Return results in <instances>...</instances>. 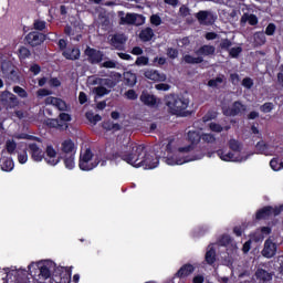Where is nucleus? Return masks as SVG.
Here are the masks:
<instances>
[{"label": "nucleus", "instance_id": "1", "mask_svg": "<svg viewBox=\"0 0 283 283\" xmlns=\"http://www.w3.org/2000/svg\"><path fill=\"white\" fill-rule=\"evenodd\" d=\"M115 160H124L127 165L132 167H144V169H156L158 167L160 159L156 154H149L145 144H135L133 142H126L120 145L116 153L113 154Z\"/></svg>", "mask_w": 283, "mask_h": 283}, {"label": "nucleus", "instance_id": "2", "mask_svg": "<svg viewBox=\"0 0 283 283\" xmlns=\"http://www.w3.org/2000/svg\"><path fill=\"white\" fill-rule=\"evenodd\" d=\"M34 266L39 271L40 280H50L51 283H70L72 282V268L56 266V263L52 260H44L36 264H29V275L33 274L32 269Z\"/></svg>", "mask_w": 283, "mask_h": 283}, {"label": "nucleus", "instance_id": "3", "mask_svg": "<svg viewBox=\"0 0 283 283\" xmlns=\"http://www.w3.org/2000/svg\"><path fill=\"white\" fill-rule=\"evenodd\" d=\"M166 106L168 107L169 114L172 116H187L189 112L187 107H189V98H186L182 95H169L166 98Z\"/></svg>", "mask_w": 283, "mask_h": 283}, {"label": "nucleus", "instance_id": "4", "mask_svg": "<svg viewBox=\"0 0 283 283\" xmlns=\"http://www.w3.org/2000/svg\"><path fill=\"white\" fill-rule=\"evenodd\" d=\"M45 154H46V158H45V163L48 165H51L52 167H56V165H59V163H61V160H64V166L66 169H74L75 167V158L76 155H66V156H57L56 149H54V146L52 145H48L46 149H45Z\"/></svg>", "mask_w": 283, "mask_h": 283}, {"label": "nucleus", "instance_id": "5", "mask_svg": "<svg viewBox=\"0 0 283 283\" xmlns=\"http://www.w3.org/2000/svg\"><path fill=\"white\" fill-rule=\"evenodd\" d=\"M0 104L4 109H14L19 107V98L10 91H3L0 93Z\"/></svg>", "mask_w": 283, "mask_h": 283}, {"label": "nucleus", "instance_id": "6", "mask_svg": "<svg viewBox=\"0 0 283 283\" xmlns=\"http://www.w3.org/2000/svg\"><path fill=\"white\" fill-rule=\"evenodd\" d=\"M3 271L6 273V277H2L3 283H30V279L25 274L20 275L19 271H10V268H4Z\"/></svg>", "mask_w": 283, "mask_h": 283}, {"label": "nucleus", "instance_id": "7", "mask_svg": "<svg viewBox=\"0 0 283 283\" xmlns=\"http://www.w3.org/2000/svg\"><path fill=\"white\" fill-rule=\"evenodd\" d=\"M84 54L86 56V61L91 65H98L99 63H103V59H105V53H103V51L91 46H86Z\"/></svg>", "mask_w": 283, "mask_h": 283}, {"label": "nucleus", "instance_id": "8", "mask_svg": "<svg viewBox=\"0 0 283 283\" xmlns=\"http://www.w3.org/2000/svg\"><path fill=\"white\" fill-rule=\"evenodd\" d=\"M46 38L48 35H45L44 33L32 31L25 35L24 41L31 48H39V45L45 42Z\"/></svg>", "mask_w": 283, "mask_h": 283}, {"label": "nucleus", "instance_id": "9", "mask_svg": "<svg viewBox=\"0 0 283 283\" xmlns=\"http://www.w3.org/2000/svg\"><path fill=\"white\" fill-rule=\"evenodd\" d=\"M2 74H4L8 78V81H11V83H19L21 81V76L19 75V72L14 70V65L10 62H4L1 65Z\"/></svg>", "mask_w": 283, "mask_h": 283}, {"label": "nucleus", "instance_id": "10", "mask_svg": "<svg viewBox=\"0 0 283 283\" xmlns=\"http://www.w3.org/2000/svg\"><path fill=\"white\" fill-rule=\"evenodd\" d=\"M242 112H247V105L242 104L240 101L232 103L231 107L222 109L223 116H240Z\"/></svg>", "mask_w": 283, "mask_h": 283}, {"label": "nucleus", "instance_id": "11", "mask_svg": "<svg viewBox=\"0 0 283 283\" xmlns=\"http://www.w3.org/2000/svg\"><path fill=\"white\" fill-rule=\"evenodd\" d=\"M276 253H277V244H275L273 240L266 239L263 245V250L261 251V254L263 255V258L271 260V258H275Z\"/></svg>", "mask_w": 283, "mask_h": 283}, {"label": "nucleus", "instance_id": "12", "mask_svg": "<svg viewBox=\"0 0 283 283\" xmlns=\"http://www.w3.org/2000/svg\"><path fill=\"white\" fill-rule=\"evenodd\" d=\"M196 19L201 25H213V23H216V15L210 11L197 12Z\"/></svg>", "mask_w": 283, "mask_h": 283}, {"label": "nucleus", "instance_id": "13", "mask_svg": "<svg viewBox=\"0 0 283 283\" xmlns=\"http://www.w3.org/2000/svg\"><path fill=\"white\" fill-rule=\"evenodd\" d=\"M61 156H76V144L72 139L61 143Z\"/></svg>", "mask_w": 283, "mask_h": 283}, {"label": "nucleus", "instance_id": "14", "mask_svg": "<svg viewBox=\"0 0 283 283\" xmlns=\"http://www.w3.org/2000/svg\"><path fill=\"white\" fill-rule=\"evenodd\" d=\"M29 151L31 154L32 160L35 163H41V160H44L48 158L45 157V153H43V149L36 145V143L29 144Z\"/></svg>", "mask_w": 283, "mask_h": 283}, {"label": "nucleus", "instance_id": "15", "mask_svg": "<svg viewBox=\"0 0 283 283\" xmlns=\"http://www.w3.org/2000/svg\"><path fill=\"white\" fill-rule=\"evenodd\" d=\"M254 276L258 283H269L273 280V272H269L262 268H258Z\"/></svg>", "mask_w": 283, "mask_h": 283}, {"label": "nucleus", "instance_id": "16", "mask_svg": "<svg viewBox=\"0 0 283 283\" xmlns=\"http://www.w3.org/2000/svg\"><path fill=\"white\" fill-rule=\"evenodd\" d=\"M109 43L115 50H123L125 43H127V38H125V34L116 33L111 38Z\"/></svg>", "mask_w": 283, "mask_h": 283}, {"label": "nucleus", "instance_id": "17", "mask_svg": "<svg viewBox=\"0 0 283 283\" xmlns=\"http://www.w3.org/2000/svg\"><path fill=\"white\" fill-rule=\"evenodd\" d=\"M45 105H54L60 112H67V103L59 97H46Z\"/></svg>", "mask_w": 283, "mask_h": 283}, {"label": "nucleus", "instance_id": "18", "mask_svg": "<svg viewBox=\"0 0 283 283\" xmlns=\"http://www.w3.org/2000/svg\"><path fill=\"white\" fill-rule=\"evenodd\" d=\"M101 165V160L98 157L92 163L90 159H80L78 167L82 171H92V169H96Z\"/></svg>", "mask_w": 283, "mask_h": 283}, {"label": "nucleus", "instance_id": "19", "mask_svg": "<svg viewBox=\"0 0 283 283\" xmlns=\"http://www.w3.org/2000/svg\"><path fill=\"white\" fill-rule=\"evenodd\" d=\"M62 56H64L66 61H78L81 59V49L69 46L62 52Z\"/></svg>", "mask_w": 283, "mask_h": 283}, {"label": "nucleus", "instance_id": "20", "mask_svg": "<svg viewBox=\"0 0 283 283\" xmlns=\"http://www.w3.org/2000/svg\"><path fill=\"white\" fill-rule=\"evenodd\" d=\"M139 101H142L147 107H158V97L149 94L148 92H143Z\"/></svg>", "mask_w": 283, "mask_h": 283}, {"label": "nucleus", "instance_id": "21", "mask_svg": "<svg viewBox=\"0 0 283 283\" xmlns=\"http://www.w3.org/2000/svg\"><path fill=\"white\" fill-rule=\"evenodd\" d=\"M144 76H145V78H148L149 81H155V82L167 81V75H165V73H159L156 70L145 71Z\"/></svg>", "mask_w": 283, "mask_h": 283}, {"label": "nucleus", "instance_id": "22", "mask_svg": "<svg viewBox=\"0 0 283 283\" xmlns=\"http://www.w3.org/2000/svg\"><path fill=\"white\" fill-rule=\"evenodd\" d=\"M273 216V206H265L255 212V220H269Z\"/></svg>", "mask_w": 283, "mask_h": 283}, {"label": "nucleus", "instance_id": "23", "mask_svg": "<svg viewBox=\"0 0 283 283\" xmlns=\"http://www.w3.org/2000/svg\"><path fill=\"white\" fill-rule=\"evenodd\" d=\"M193 271H196V266H193L190 263H186L184 264L175 274V277H189V275H191V273H193Z\"/></svg>", "mask_w": 283, "mask_h": 283}, {"label": "nucleus", "instance_id": "24", "mask_svg": "<svg viewBox=\"0 0 283 283\" xmlns=\"http://www.w3.org/2000/svg\"><path fill=\"white\" fill-rule=\"evenodd\" d=\"M212 154H217L224 163L235 161V155L231 151L227 153L224 149H219L212 153H208V157L211 158Z\"/></svg>", "mask_w": 283, "mask_h": 283}, {"label": "nucleus", "instance_id": "25", "mask_svg": "<svg viewBox=\"0 0 283 283\" xmlns=\"http://www.w3.org/2000/svg\"><path fill=\"white\" fill-rule=\"evenodd\" d=\"M197 56H213L216 54V46L203 44L196 52Z\"/></svg>", "mask_w": 283, "mask_h": 283}, {"label": "nucleus", "instance_id": "26", "mask_svg": "<svg viewBox=\"0 0 283 283\" xmlns=\"http://www.w3.org/2000/svg\"><path fill=\"white\" fill-rule=\"evenodd\" d=\"M139 39L144 43H147V42L151 41V39H154V29L147 27L144 30H142L139 32Z\"/></svg>", "mask_w": 283, "mask_h": 283}, {"label": "nucleus", "instance_id": "27", "mask_svg": "<svg viewBox=\"0 0 283 283\" xmlns=\"http://www.w3.org/2000/svg\"><path fill=\"white\" fill-rule=\"evenodd\" d=\"M188 143L193 147L195 145H198L200 140L202 139V135H200L199 132L196 130H189L187 134Z\"/></svg>", "mask_w": 283, "mask_h": 283}, {"label": "nucleus", "instance_id": "28", "mask_svg": "<svg viewBox=\"0 0 283 283\" xmlns=\"http://www.w3.org/2000/svg\"><path fill=\"white\" fill-rule=\"evenodd\" d=\"M102 127L105 129V132H120L123 127L118 123H114L112 120H105L102 123Z\"/></svg>", "mask_w": 283, "mask_h": 283}, {"label": "nucleus", "instance_id": "29", "mask_svg": "<svg viewBox=\"0 0 283 283\" xmlns=\"http://www.w3.org/2000/svg\"><path fill=\"white\" fill-rule=\"evenodd\" d=\"M191 159H187V158H180L178 157V155H172V156H168L166 158V163L170 166L174 165H185V163H189Z\"/></svg>", "mask_w": 283, "mask_h": 283}, {"label": "nucleus", "instance_id": "30", "mask_svg": "<svg viewBox=\"0 0 283 283\" xmlns=\"http://www.w3.org/2000/svg\"><path fill=\"white\" fill-rule=\"evenodd\" d=\"M184 61L188 65H200V63H205V57L199 56V55L197 57H195L192 55L186 54L184 56Z\"/></svg>", "mask_w": 283, "mask_h": 283}, {"label": "nucleus", "instance_id": "31", "mask_svg": "<svg viewBox=\"0 0 283 283\" xmlns=\"http://www.w3.org/2000/svg\"><path fill=\"white\" fill-rule=\"evenodd\" d=\"M205 260L207 264L212 266V264H216V248L214 247H209V249L206 252Z\"/></svg>", "mask_w": 283, "mask_h": 283}, {"label": "nucleus", "instance_id": "32", "mask_svg": "<svg viewBox=\"0 0 283 283\" xmlns=\"http://www.w3.org/2000/svg\"><path fill=\"white\" fill-rule=\"evenodd\" d=\"M120 25H134L136 23V13H126L119 20Z\"/></svg>", "mask_w": 283, "mask_h": 283}, {"label": "nucleus", "instance_id": "33", "mask_svg": "<svg viewBox=\"0 0 283 283\" xmlns=\"http://www.w3.org/2000/svg\"><path fill=\"white\" fill-rule=\"evenodd\" d=\"M249 22V25H258V15L251 13H243L241 17V24Z\"/></svg>", "mask_w": 283, "mask_h": 283}, {"label": "nucleus", "instance_id": "34", "mask_svg": "<svg viewBox=\"0 0 283 283\" xmlns=\"http://www.w3.org/2000/svg\"><path fill=\"white\" fill-rule=\"evenodd\" d=\"M85 118L91 123V125H96L103 120V117L99 114L94 115V112L92 111L85 113Z\"/></svg>", "mask_w": 283, "mask_h": 283}, {"label": "nucleus", "instance_id": "35", "mask_svg": "<svg viewBox=\"0 0 283 283\" xmlns=\"http://www.w3.org/2000/svg\"><path fill=\"white\" fill-rule=\"evenodd\" d=\"M136 74L132 73V72H126L124 73V83L125 85H128V87H134V85H136Z\"/></svg>", "mask_w": 283, "mask_h": 283}, {"label": "nucleus", "instance_id": "36", "mask_svg": "<svg viewBox=\"0 0 283 283\" xmlns=\"http://www.w3.org/2000/svg\"><path fill=\"white\" fill-rule=\"evenodd\" d=\"M32 56V52H30V49L27 46H20L18 50V59L20 61H25L27 59H30Z\"/></svg>", "mask_w": 283, "mask_h": 283}, {"label": "nucleus", "instance_id": "37", "mask_svg": "<svg viewBox=\"0 0 283 283\" xmlns=\"http://www.w3.org/2000/svg\"><path fill=\"white\" fill-rule=\"evenodd\" d=\"M0 167L2 171H12V169H14V160H12L10 157H7L3 159Z\"/></svg>", "mask_w": 283, "mask_h": 283}, {"label": "nucleus", "instance_id": "38", "mask_svg": "<svg viewBox=\"0 0 283 283\" xmlns=\"http://www.w3.org/2000/svg\"><path fill=\"white\" fill-rule=\"evenodd\" d=\"M254 43L256 45H264L266 43V34L263 31L254 33Z\"/></svg>", "mask_w": 283, "mask_h": 283}, {"label": "nucleus", "instance_id": "39", "mask_svg": "<svg viewBox=\"0 0 283 283\" xmlns=\"http://www.w3.org/2000/svg\"><path fill=\"white\" fill-rule=\"evenodd\" d=\"M220 83H224V75H219L216 78H211L208 81V87H218Z\"/></svg>", "mask_w": 283, "mask_h": 283}, {"label": "nucleus", "instance_id": "40", "mask_svg": "<svg viewBox=\"0 0 283 283\" xmlns=\"http://www.w3.org/2000/svg\"><path fill=\"white\" fill-rule=\"evenodd\" d=\"M230 243H231V237L229 234L221 235L217 241V244L219 247H229Z\"/></svg>", "mask_w": 283, "mask_h": 283}, {"label": "nucleus", "instance_id": "41", "mask_svg": "<svg viewBox=\"0 0 283 283\" xmlns=\"http://www.w3.org/2000/svg\"><path fill=\"white\" fill-rule=\"evenodd\" d=\"M228 145L231 151H242V144H240L238 139H230Z\"/></svg>", "mask_w": 283, "mask_h": 283}, {"label": "nucleus", "instance_id": "42", "mask_svg": "<svg viewBox=\"0 0 283 283\" xmlns=\"http://www.w3.org/2000/svg\"><path fill=\"white\" fill-rule=\"evenodd\" d=\"M6 149L8 151V154L12 155L14 154V151H17V142H14V139H8L6 142Z\"/></svg>", "mask_w": 283, "mask_h": 283}, {"label": "nucleus", "instance_id": "43", "mask_svg": "<svg viewBox=\"0 0 283 283\" xmlns=\"http://www.w3.org/2000/svg\"><path fill=\"white\" fill-rule=\"evenodd\" d=\"M274 107L275 105L273 104V102H266L260 106V112H262L263 114H270V112H273Z\"/></svg>", "mask_w": 283, "mask_h": 283}, {"label": "nucleus", "instance_id": "44", "mask_svg": "<svg viewBox=\"0 0 283 283\" xmlns=\"http://www.w3.org/2000/svg\"><path fill=\"white\" fill-rule=\"evenodd\" d=\"M201 140H203V143H207L208 145H213V143H216V136L213 134L203 133L201 135Z\"/></svg>", "mask_w": 283, "mask_h": 283}, {"label": "nucleus", "instance_id": "45", "mask_svg": "<svg viewBox=\"0 0 283 283\" xmlns=\"http://www.w3.org/2000/svg\"><path fill=\"white\" fill-rule=\"evenodd\" d=\"M276 30H277V25H275V23L271 22L265 28V32H263V34H265L266 36H273L275 34Z\"/></svg>", "mask_w": 283, "mask_h": 283}, {"label": "nucleus", "instance_id": "46", "mask_svg": "<svg viewBox=\"0 0 283 283\" xmlns=\"http://www.w3.org/2000/svg\"><path fill=\"white\" fill-rule=\"evenodd\" d=\"M92 158H94V153H92V148H86L80 154V159L82 160H92Z\"/></svg>", "mask_w": 283, "mask_h": 283}, {"label": "nucleus", "instance_id": "47", "mask_svg": "<svg viewBox=\"0 0 283 283\" xmlns=\"http://www.w3.org/2000/svg\"><path fill=\"white\" fill-rule=\"evenodd\" d=\"M46 125L49 127H52L53 129H61V127H63V124L61 123V120H59V118L49 119Z\"/></svg>", "mask_w": 283, "mask_h": 283}, {"label": "nucleus", "instance_id": "48", "mask_svg": "<svg viewBox=\"0 0 283 283\" xmlns=\"http://www.w3.org/2000/svg\"><path fill=\"white\" fill-rule=\"evenodd\" d=\"M94 92L99 98L109 94V90H107L105 86H97L94 88Z\"/></svg>", "mask_w": 283, "mask_h": 283}, {"label": "nucleus", "instance_id": "49", "mask_svg": "<svg viewBox=\"0 0 283 283\" xmlns=\"http://www.w3.org/2000/svg\"><path fill=\"white\" fill-rule=\"evenodd\" d=\"M14 94H18L20 98H28V91L21 86H13Z\"/></svg>", "mask_w": 283, "mask_h": 283}, {"label": "nucleus", "instance_id": "50", "mask_svg": "<svg viewBox=\"0 0 283 283\" xmlns=\"http://www.w3.org/2000/svg\"><path fill=\"white\" fill-rule=\"evenodd\" d=\"M33 28H34V30H38L39 32H43L46 28V23L43 20H34Z\"/></svg>", "mask_w": 283, "mask_h": 283}, {"label": "nucleus", "instance_id": "51", "mask_svg": "<svg viewBox=\"0 0 283 283\" xmlns=\"http://www.w3.org/2000/svg\"><path fill=\"white\" fill-rule=\"evenodd\" d=\"M231 45H233V43L231 42V40L229 39H223L221 40L219 48L221 50H226V52H229L231 50Z\"/></svg>", "mask_w": 283, "mask_h": 283}, {"label": "nucleus", "instance_id": "52", "mask_svg": "<svg viewBox=\"0 0 283 283\" xmlns=\"http://www.w3.org/2000/svg\"><path fill=\"white\" fill-rule=\"evenodd\" d=\"M209 128L214 132L216 134H221V132H224V127H222V125L211 122L209 124Z\"/></svg>", "mask_w": 283, "mask_h": 283}, {"label": "nucleus", "instance_id": "53", "mask_svg": "<svg viewBox=\"0 0 283 283\" xmlns=\"http://www.w3.org/2000/svg\"><path fill=\"white\" fill-rule=\"evenodd\" d=\"M231 59H238L242 54V46H235L229 50Z\"/></svg>", "mask_w": 283, "mask_h": 283}, {"label": "nucleus", "instance_id": "54", "mask_svg": "<svg viewBox=\"0 0 283 283\" xmlns=\"http://www.w3.org/2000/svg\"><path fill=\"white\" fill-rule=\"evenodd\" d=\"M271 227H261V234H259L256 240H264V235H271Z\"/></svg>", "mask_w": 283, "mask_h": 283}, {"label": "nucleus", "instance_id": "55", "mask_svg": "<svg viewBox=\"0 0 283 283\" xmlns=\"http://www.w3.org/2000/svg\"><path fill=\"white\" fill-rule=\"evenodd\" d=\"M59 120L63 125V123H71L72 122V115L69 113H60Z\"/></svg>", "mask_w": 283, "mask_h": 283}, {"label": "nucleus", "instance_id": "56", "mask_svg": "<svg viewBox=\"0 0 283 283\" xmlns=\"http://www.w3.org/2000/svg\"><path fill=\"white\" fill-rule=\"evenodd\" d=\"M150 23L151 25H156V28H158V25H161L163 23V18H160L158 14H153L150 17Z\"/></svg>", "mask_w": 283, "mask_h": 283}, {"label": "nucleus", "instance_id": "57", "mask_svg": "<svg viewBox=\"0 0 283 283\" xmlns=\"http://www.w3.org/2000/svg\"><path fill=\"white\" fill-rule=\"evenodd\" d=\"M133 25H145V15L135 13V23Z\"/></svg>", "mask_w": 283, "mask_h": 283}, {"label": "nucleus", "instance_id": "58", "mask_svg": "<svg viewBox=\"0 0 283 283\" xmlns=\"http://www.w3.org/2000/svg\"><path fill=\"white\" fill-rule=\"evenodd\" d=\"M18 161L20 165H25V163H28V150H23V153L18 154Z\"/></svg>", "mask_w": 283, "mask_h": 283}, {"label": "nucleus", "instance_id": "59", "mask_svg": "<svg viewBox=\"0 0 283 283\" xmlns=\"http://www.w3.org/2000/svg\"><path fill=\"white\" fill-rule=\"evenodd\" d=\"M167 56L168 59H178V49L168 48L167 49Z\"/></svg>", "mask_w": 283, "mask_h": 283}, {"label": "nucleus", "instance_id": "60", "mask_svg": "<svg viewBox=\"0 0 283 283\" xmlns=\"http://www.w3.org/2000/svg\"><path fill=\"white\" fill-rule=\"evenodd\" d=\"M242 86L245 87V90H251V87H253V78L244 77L242 80Z\"/></svg>", "mask_w": 283, "mask_h": 283}, {"label": "nucleus", "instance_id": "61", "mask_svg": "<svg viewBox=\"0 0 283 283\" xmlns=\"http://www.w3.org/2000/svg\"><path fill=\"white\" fill-rule=\"evenodd\" d=\"M270 167L273 169V171H280V169H282L280 161L276 158L271 159Z\"/></svg>", "mask_w": 283, "mask_h": 283}, {"label": "nucleus", "instance_id": "62", "mask_svg": "<svg viewBox=\"0 0 283 283\" xmlns=\"http://www.w3.org/2000/svg\"><path fill=\"white\" fill-rule=\"evenodd\" d=\"M135 65H149V57H147V56H138L136 59Z\"/></svg>", "mask_w": 283, "mask_h": 283}, {"label": "nucleus", "instance_id": "63", "mask_svg": "<svg viewBox=\"0 0 283 283\" xmlns=\"http://www.w3.org/2000/svg\"><path fill=\"white\" fill-rule=\"evenodd\" d=\"M179 14L180 17H189V14H191V9L184 4L179 8Z\"/></svg>", "mask_w": 283, "mask_h": 283}, {"label": "nucleus", "instance_id": "64", "mask_svg": "<svg viewBox=\"0 0 283 283\" xmlns=\"http://www.w3.org/2000/svg\"><path fill=\"white\" fill-rule=\"evenodd\" d=\"M30 72H32V74L34 76H39V74H41V65L39 64H32L29 69Z\"/></svg>", "mask_w": 283, "mask_h": 283}]
</instances>
